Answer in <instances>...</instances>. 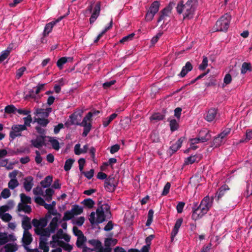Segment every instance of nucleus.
Here are the masks:
<instances>
[{"mask_svg": "<svg viewBox=\"0 0 252 252\" xmlns=\"http://www.w3.org/2000/svg\"><path fill=\"white\" fill-rule=\"evenodd\" d=\"M198 3V0H188L185 3L180 0L176 7L177 12L183 15L184 20H190L194 17Z\"/></svg>", "mask_w": 252, "mask_h": 252, "instance_id": "obj_1", "label": "nucleus"}, {"mask_svg": "<svg viewBox=\"0 0 252 252\" xmlns=\"http://www.w3.org/2000/svg\"><path fill=\"white\" fill-rule=\"evenodd\" d=\"M231 19V16L228 13L221 16L214 26V30L216 32H226L229 27Z\"/></svg>", "mask_w": 252, "mask_h": 252, "instance_id": "obj_2", "label": "nucleus"}, {"mask_svg": "<svg viewBox=\"0 0 252 252\" xmlns=\"http://www.w3.org/2000/svg\"><path fill=\"white\" fill-rule=\"evenodd\" d=\"M94 3V0H92L91 1V4L87 7L86 9V12H88L89 13H92L93 9H94L93 12L90 18V23L91 24H93L95 21L97 19L98 17L100 14V7H101V2L97 1L94 7L93 6V4Z\"/></svg>", "mask_w": 252, "mask_h": 252, "instance_id": "obj_3", "label": "nucleus"}, {"mask_svg": "<svg viewBox=\"0 0 252 252\" xmlns=\"http://www.w3.org/2000/svg\"><path fill=\"white\" fill-rule=\"evenodd\" d=\"M175 5V2L173 1H170L167 6L162 9L158 14L159 17L157 20L158 23H160L162 21V24H164L167 18L170 17L172 13V10Z\"/></svg>", "mask_w": 252, "mask_h": 252, "instance_id": "obj_4", "label": "nucleus"}, {"mask_svg": "<svg viewBox=\"0 0 252 252\" xmlns=\"http://www.w3.org/2000/svg\"><path fill=\"white\" fill-rule=\"evenodd\" d=\"M160 5L159 1L158 0L154 1L152 3L145 15V20L146 21H151L153 19L155 14L159 10Z\"/></svg>", "mask_w": 252, "mask_h": 252, "instance_id": "obj_5", "label": "nucleus"}, {"mask_svg": "<svg viewBox=\"0 0 252 252\" xmlns=\"http://www.w3.org/2000/svg\"><path fill=\"white\" fill-rule=\"evenodd\" d=\"M83 111L81 110H77L70 116H69V120L67 121L64 125L66 127H69L71 125H78L81 121Z\"/></svg>", "mask_w": 252, "mask_h": 252, "instance_id": "obj_6", "label": "nucleus"}, {"mask_svg": "<svg viewBox=\"0 0 252 252\" xmlns=\"http://www.w3.org/2000/svg\"><path fill=\"white\" fill-rule=\"evenodd\" d=\"M26 129L27 127L25 126H23L22 125H13L12 126L11 130L9 133V137L11 139V140H13L16 137L21 136V132Z\"/></svg>", "mask_w": 252, "mask_h": 252, "instance_id": "obj_7", "label": "nucleus"}, {"mask_svg": "<svg viewBox=\"0 0 252 252\" xmlns=\"http://www.w3.org/2000/svg\"><path fill=\"white\" fill-rule=\"evenodd\" d=\"M213 201V198H210L206 196L201 200L200 204L198 205L201 208V211L204 213H207L211 208Z\"/></svg>", "mask_w": 252, "mask_h": 252, "instance_id": "obj_8", "label": "nucleus"}, {"mask_svg": "<svg viewBox=\"0 0 252 252\" xmlns=\"http://www.w3.org/2000/svg\"><path fill=\"white\" fill-rule=\"evenodd\" d=\"M117 184L116 180L113 176H109L105 180L104 183V188L105 189L109 192H113L115 190Z\"/></svg>", "mask_w": 252, "mask_h": 252, "instance_id": "obj_9", "label": "nucleus"}, {"mask_svg": "<svg viewBox=\"0 0 252 252\" xmlns=\"http://www.w3.org/2000/svg\"><path fill=\"white\" fill-rule=\"evenodd\" d=\"M201 210V208L198 206V203L194 202L192 207L191 219L193 220H198L206 214L203 213Z\"/></svg>", "mask_w": 252, "mask_h": 252, "instance_id": "obj_10", "label": "nucleus"}, {"mask_svg": "<svg viewBox=\"0 0 252 252\" xmlns=\"http://www.w3.org/2000/svg\"><path fill=\"white\" fill-rule=\"evenodd\" d=\"M88 243L94 247V250L96 252H110V250L108 248H104L101 242L98 240H89Z\"/></svg>", "mask_w": 252, "mask_h": 252, "instance_id": "obj_11", "label": "nucleus"}, {"mask_svg": "<svg viewBox=\"0 0 252 252\" xmlns=\"http://www.w3.org/2000/svg\"><path fill=\"white\" fill-rule=\"evenodd\" d=\"M46 138L45 135H38L35 139H32L31 142L34 147L39 149L43 146H46L45 142Z\"/></svg>", "mask_w": 252, "mask_h": 252, "instance_id": "obj_12", "label": "nucleus"}, {"mask_svg": "<svg viewBox=\"0 0 252 252\" xmlns=\"http://www.w3.org/2000/svg\"><path fill=\"white\" fill-rule=\"evenodd\" d=\"M52 111V108L51 107L46 109L36 108L34 112V114L36 116H39L42 118H47Z\"/></svg>", "mask_w": 252, "mask_h": 252, "instance_id": "obj_13", "label": "nucleus"}, {"mask_svg": "<svg viewBox=\"0 0 252 252\" xmlns=\"http://www.w3.org/2000/svg\"><path fill=\"white\" fill-rule=\"evenodd\" d=\"M201 158L202 156L200 154L190 156L185 159L184 165H189L193 164L194 162H198Z\"/></svg>", "mask_w": 252, "mask_h": 252, "instance_id": "obj_14", "label": "nucleus"}, {"mask_svg": "<svg viewBox=\"0 0 252 252\" xmlns=\"http://www.w3.org/2000/svg\"><path fill=\"white\" fill-rule=\"evenodd\" d=\"M96 222L97 223H101L107 219L106 214L102 211L101 207L97 208L96 210Z\"/></svg>", "mask_w": 252, "mask_h": 252, "instance_id": "obj_15", "label": "nucleus"}, {"mask_svg": "<svg viewBox=\"0 0 252 252\" xmlns=\"http://www.w3.org/2000/svg\"><path fill=\"white\" fill-rule=\"evenodd\" d=\"M218 113V110L216 108H212L210 109L205 117V119L209 122H212L216 117Z\"/></svg>", "mask_w": 252, "mask_h": 252, "instance_id": "obj_16", "label": "nucleus"}, {"mask_svg": "<svg viewBox=\"0 0 252 252\" xmlns=\"http://www.w3.org/2000/svg\"><path fill=\"white\" fill-rule=\"evenodd\" d=\"M63 17H60L55 21H52L47 24L44 28V35L46 36L49 34V33L51 32L53 27L57 23L59 22L63 19Z\"/></svg>", "mask_w": 252, "mask_h": 252, "instance_id": "obj_17", "label": "nucleus"}, {"mask_svg": "<svg viewBox=\"0 0 252 252\" xmlns=\"http://www.w3.org/2000/svg\"><path fill=\"white\" fill-rule=\"evenodd\" d=\"M33 178L32 176H29L25 179L24 182V188L27 191H30L33 186Z\"/></svg>", "mask_w": 252, "mask_h": 252, "instance_id": "obj_18", "label": "nucleus"}, {"mask_svg": "<svg viewBox=\"0 0 252 252\" xmlns=\"http://www.w3.org/2000/svg\"><path fill=\"white\" fill-rule=\"evenodd\" d=\"M201 140V142H205L209 140L211 137L209 131L206 129L201 130L198 135Z\"/></svg>", "mask_w": 252, "mask_h": 252, "instance_id": "obj_19", "label": "nucleus"}, {"mask_svg": "<svg viewBox=\"0 0 252 252\" xmlns=\"http://www.w3.org/2000/svg\"><path fill=\"white\" fill-rule=\"evenodd\" d=\"M183 220L182 218L178 219L176 220L175 225L174 226L173 229L171 232V239L172 240L174 239V238L177 234L179 229L183 223Z\"/></svg>", "mask_w": 252, "mask_h": 252, "instance_id": "obj_20", "label": "nucleus"}, {"mask_svg": "<svg viewBox=\"0 0 252 252\" xmlns=\"http://www.w3.org/2000/svg\"><path fill=\"white\" fill-rule=\"evenodd\" d=\"M22 226L24 229V231H27L32 228V226L31 223V219L27 216H23L22 221Z\"/></svg>", "mask_w": 252, "mask_h": 252, "instance_id": "obj_21", "label": "nucleus"}, {"mask_svg": "<svg viewBox=\"0 0 252 252\" xmlns=\"http://www.w3.org/2000/svg\"><path fill=\"white\" fill-rule=\"evenodd\" d=\"M35 232L36 234L41 236V237H49L50 236L51 232V229L49 228H46L45 229L41 228H35Z\"/></svg>", "mask_w": 252, "mask_h": 252, "instance_id": "obj_22", "label": "nucleus"}, {"mask_svg": "<svg viewBox=\"0 0 252 252\" xmlns=\"http://www.w3.org/2000/svg\"><path fill=\"white\" fill-rule=\"evenodd\" d=\"M192 69V65L189 62L186 63L182 69L180 73L178 75L181 77H184L187 73Z\"/></svg>", "mask_w": 252, "mask_h": 252, "instance_id": "obj_23", "label": "nucleus"}, {"mask_svg": "<svg viewBox=\"0 0 252 252\" xmlns=\"http://www.w3.org/2000/svg\"><path fill=\"white\" fill-rule=\"evenodd\" d=\"M32 241V234L29 231H24L22 241L23 244L26 246L29 245Z\"/></svg>", "mask_w": 252, "mask_h": 252, "instance_id": "obj_24", "label": "nucleus"}, {"mask_svg": "<svg viewBox=\"0 0 252 252\" xmlns=\"http://www.w3.org/2000/svg\"><path fill=\"white\" fill-rule=\"evenodd\" d=\"M184 138V137H181L174 144L170 146V150L172 151V154L177 152L181 147Z\"/></svg>", "mask_w": 252, "mask_h": 252, "instance_id": "obj_25", "label": "nucleus"}, {"mask_svg": "<svg viewBox=\"0 0 252 252\" xmlns=\"http://www.w3.org/2000/svg\"><path fill=\"white\" fill-rule=\"evenodd\" d=\"M229 188L227 185H222L219 189V191L217 192L216 195L217 197V200L219 201L222 196H224L225 192L229 190Z\"/></svg>", "mask_w": 252, "mask_h": 252, "instance_id": "obj_26", "label": "nucleus"}, {"mask_svg": "<svg viewBox=\"0 0 252 252\" xmlns=\"http://www.w3.org/2000/svg\"><path fill=\"white\" fill-rule=\"evenodd\" d=\"M17 211L18 212L23 211L26 213L30 214L32 212V208L30 205L27 204L19 203L17 206Z\"/></svg>", "mask_w": 252, "mask_h": 252, "instance_id": "obj_27", "label": "nucleus"}, {"mask_svg": "<svg viewBox=\"0 0 252 252\" xmlns=\"http://www.w3.org/2000/svg\"><path fill=\"white\" fill-rule=\"evenodd\" d=\"M52 181V176H48L46 177L45 178L40 182V185L44 188H48L51 185Z\"/></svg>", "mask_w": 252, "mask_h": 252, "instance_id": "obj_28", "label": "nucleus"}, {"mask_svg": "<svg viewBox=\"0 0 252 252\" xmlns=\"http://www.w3.org/2000/svg\"><path fill=\"white\" fill-rule=\"evenodd\" d=\"M117 116L116 113L111 114L109 117L106 118L103 120V126L104 127H107L110 123L115 119Z\"/></svg>", "mask_w": 252, "mask_h": 252, "instance_id": "obj_29", "label": "nucleus"}, {"mask_svg": "<svg viewBox=\"0 0 252 252\" xmlns=\"http://www.w3.org/2000/svg\"><path fill=\"white\" fill-rule=\"evenodd\" d=\"M71 211L75 216L82 214L83 213V209L82 207H80L78 205H74L72 206Z\"/></svg>", "mask_w": 252, "mask_h": 252, "instance_id": "obj_30", "label": "nucleus"}, {"mask_svg": "<svg viewBox=\"0 0 252 252\" xmlns=\"http://www.w3.org/2000/svg\"><path fill=\"white\" fill-rule=\"evenodd\" d=\"M102 211L106 214L107 219H110L111 217V213L110 211V206L108 204H104L102 206H100Z\"/></svg>", "mask_w": 252, "mask_h": 252, "instance_id": "obj_31", "label": "nucleus"}, {"mask_svg": "<svg viewBox=\"0 0 252 252\" xmlns=\"http://www.w3.org/2000/svg\"><path fill=\"white\" fill-rule=\"evenodd\" d=\"M58 220L56 218H53L50 222L49 228L51 229L52 233H54L56 228L58 226Z\"/></svg>", "mask_w": 252, "mask_h": 252, "instance_id": "obj_32", "label": "nucleus"}, {"mask_svg": "<svg viewBox=\"0 0 252 252\" xmlns=\"http://www.w3.org/2000/svg\"><path fill=\"white\" fill-rule=\"evenodd\" d=\"M21 201L23 204H31L32 203L31 197L26 195L24 193H21L20 194Z\"/></svg>", "mask_w": 252, "mask_h": 252, "instance_id": "obj_33", "label": "nucleus"}, {"mask_svg": "<svg viewBox=\"0 0 252 252\" xmlns=\"http://www.w3.org/2000/svg\"><path fill=\"white\" fill-rule=\"evenodd\" d=\"M222 139L223 138L218 134V136L214 139L211 146H214L215 148L219 147L222 143Z\"/></svg>", "mask_w": 252, "mask_h": 252, "instance_id": "obj_34", "label": "nucleus"}, {"mask_svg": "<svg viewBox=\"0 0 252 252\" xmlns=\"http://www.w3.org/2000/svg\"><path fill=\"white\" fill-rule=\"evenodd\" d=\"M82 204L89 209H92L95 204V202L91 198H86L82 202Z\"/></svg>", "mask_w": 252, "mask_h": 252, "instance_id": "obj_35", "label": "nucleus"}, {"mask_svg": "<svg viewBox=\"0 0 252 252\" xmlns=\"http://www.w3.org/2000/svg\"><path fill=\"white\" fill-rule=\"evenodd\" d=\"M3 249L5 250V252H15L17 250L16 245L12 244H6Z\"/></svg>", "mask_w": 252, "mask_h": 252, "instance_id": "obj_36", "label": "nucleus"}, {"mask_svg": "<svg viewBox=\"0 0 252 252\" xmlns=\"http://www.w3.org/2000/svg\"><path fill=\"white\" fill-rule=\"evenodd\" d=\"M248 71H252V66L250 63L244 62L243 63L241 67V73L245 74Z\"/></svg>", "mask_w": 252, "mask_h": 252, "instance_id": "obj_37", "label": "nucleus"}, {"mask_svg": "<svg viewBox=\"0 0 252 252\" xmlns=\"http://www.w3.org/2000/svg\"><path fill=\"white\" fill-rule=\"evenodd\" d=\"M47 239L45 237H40L39 241V248L41 250H45L49 249V247L48 246L47 244Z\"/></svg>", "mask_w": 252, "mask_h": 252, "instance_id": "obj_38", "label": "nucleus"}, {"mask_svg": "<svg viewBox=\"0 0 252 252\" xmlns=\"http://www.w3.org/2000/svg\"><path fill=\"white\" fill-rule=\"evenodd\" d=\"M68 59H71V58L65 57L61 58L57 61V65L60 69H62L63 65L67 62Z\"/></svg>", "mask_w": 252, "mask_h": 252, "instance_id": "obj_39", "label": "nucleus"}, {"mask_svg": "<svg viewBox=\"0 0 252 252\" xmlns=\"http://www.w3.org/2000/svg\"><path fill=\"white\" fill-rule=\"evenodd\" d=\"M74 161L72 158H69L65 161L64 165V169L65 171H68L71 169Z\"/></svg>", "mask_w": 252, "mask_h": 252, "instance_id": "obj_40", "label": "nucleus"}, {"mask_svg": "<svg viewBox=\"0 0 252 252\" xmlns=\"http://www.w3.org/2000/svg\"><path fill=\"white\" fill-rule=\"evenodd\" d=\"M19 186V183L17 179H12L8 183V187L11 189H14Z\"/></svg>", "mask_w": 252, "mask_h": 252, "instance_id": "obj_41", "label": "nucleus"}, {"mask_svg": "<svg viewBox=\"0 0 252 252\" xmlns=\"http://www.w3.org/2000/svg\"><path fill=\"white\" fill-rule=\"evenodd\" d=\"M49 142L51 143L52 147L56 150H59L60 147L59 141L53 137H49Z\"/></svg>", "mask_w": 252, "mask_h": 252, "instance_id": "obj_42", "label": "nucleus"}, {"mask_svg": "<svg viewBox=\"0 0 252 252\" xmlns=\"http://www.w3.org/2000/svg\"><path fill=\"white\" fill-rule=\"evenodd\" d=\"M154 213V212L152 209H150L148 211V219L146 222V225L147 226H149L151 224V223L153 221Z\"/></svg>", "mask_w": 252, "mask_h": 252, "instance_id": "obj_43", "label": "nucleus"}, {"mask_svg": "<svg viewBox=\"0 0 252 252\" xmlns=\"http://www.w3.org/2000/svg\"><path fill=\"white\" fill-rule=\"evenodd\" d=\"M74 216L72 213L71 211H66L64 213V216L62 219V221H66L72 219Z\"/></svg>", "mask_w": 252, "mask_h": 252, "instance_id": "obj_44", "label": "nucleus"}, {"mask_svg": "<svg viewBox=\"0 0 252 252\" xmlns=\"http://www.w3.org/2000/svg\"><path fill=\"white\" fill-rule=\"evenodd\" d=\"M170 127L171 131H174L179 128V124L176 120L172 119L170 121Z\"/></svg>", "mask_w": 252, "mask_h": 252, "instance_id": "obj_45", "label": "nucleus"}, {"mask_svg": "<svg viewBox=\"0 0 252 252\" xmlns=\"http://www.w3.org/2000/svg\"><path fill=\"white\" fill-rule=\"evenodd\" d=\"M208 58L207 57L203 56V60L201 63L199 65L198 68L200 70H204L208 66Z\"/></svg>", "mask_w": 252, "mask_h": 252, "instance_id": "obj_46", "label": "nucleus"}, {"mask_svg": "<svg viewBox=\"0 0 252 252\" xmlns=\"http://www.w3.org/2000/svg\"><path fill=\"white\" fill-rule=\"evenodd\" d=\"M134 35L135 34L134 33H132L126 36H125L120 40V42L121 43L124 44L129 41H131L132 40Z\"/></svg>", "mask_w": 252, "mask_h": 252, "instance_id": "obj_47", "label": "nucleus"}, {"mask_svg": "<svg viewBox=\"0 0 252 252\" xmlns=\"http://www.w3.org/2000/svg\"><path fill=\"white\" fill-rule=\"evenodd\" d=\"M17 111L16 108L13 105H9L4 108L5 113L7 114L14 113Z\"/></svg>", "mask_w": 252, "mask_h": 252, "instance_id": "obj_48", "label": "nucleus"}, {"mask_svg": "<svg viewBox=\"0 0 252 252\" xmlns=\"http://www.w3.org/2000/svg\"><path fill=\"white\" fill-rule=\"evenodd\" d=\"M86 238L84 236V235L78 237L76 243L77 247L78 248H81L83 246L85 242L86 241Z\"/></svg>", "mask_w": 252, "mask_h": 252, "instance_id": "obj_49", "label": "nucleus"}, {"mask_svg": "<svg viewBox=\"0 0 252 252\" xmlns=\"http://www.w3.org/2000/svg\"><path fill=\"white\" fill-rule=\"evenodd\" d=\"M165 115L159 113H155L152 115L151 119L156 121L162 120L164 118Z\"/></svg>", "mask_w": 252, "mask_h": 252, "instance_id": "obj_50", "label": "nucleus"}, {"mask_svg": "<svg viewBox=\"0 0 252 252\" xmlns=\"http://www.w3.org/2000/svg\"><path fill=\"white\" fill-rule=\"evenodd\" d=\"M9 239L6 233H0V245L5 244Z\"/></svg>", "mask_w": 252, "mask_h": 252, "instance_id": "obj_51", "label": "nucleus"}, {"mask_svg": "<svg viewBox=\"0 0 252 252\" xmlns=\"http://www.w3.org/2000/svg\"><path fill=\"white\" fill-rule=\"evenodd\" d=\"M50 121L47 118H40L39 120H38V126H42L43 127H46L47 125L49 123Z\"/></svg>", "mask_w": 252, "mask_h": 252, "instance_id": "obj_52", "label": "nucleus"}, {"mask_svg": "<svg viewBox=\"0 0 252 252\" xmlns=\"http://www.w3.org/2000/svg\"><path fill=\"white\" fill-rule=\"evenodd\" d=\"M26 70V68L25 66H22L19 68L16 72V78L17 79H19V78H20L23 75L24 72Z\"/></svg>", "mask_w": 252, "mask_h": 252, "instance_id": "obj_53", "label": "nucleus"}, {"mask_svg": "<svg viewBox=\"0 0 252 252\" xmlns=\"http://www.w3.org/2000/svg\"><path fill=\"white\" fill-rule=\"evenodd\" d=\"M85 221V218L84 217H80L76 220H73L72 223L78 226H82Z\"/></svg>", "mask_w": 252, "mask_h": 252, "instance_id": "obj_54", "label": "nucleus"}, {"mask_svg": "<svg viewBox=\"0 0 252 252\" xmlns=\"http://www.w3.org/2000/svg\"><path fill=\"white\" fill-rule=\"evenodd\" d=\"M23 120L24 121V125L23 126H25L26 127L27 126H31V123L32 122V118L31 115H28L27 117H24Z\"/></svg>", "mask_w": 252, "mask_h": 252, "instance_id": "obj_55", "label": "nucleus"}, {"mask_svg": "<svg viewBox=\"0 0 252 252\" xmlns=\"http://www.w3.org/2000/svg\"><path fill=\"white\" fill-rule=\"evenodd\" d=\"M92 124L91 123H88V125L87 126L84 127L83 132L82 133V136L86 137L87 136L90 131L91 129Z\"/></svg>", "mask_w": 252, "mask_h": 252, "instance_id": "obj_56", "label": "nucleus"}, {"mask_svg": "<svg viewBox=\"0 0 252 252\" xmlns=\"http://www.w3.org/2000/svg\"><path fill=\"white\" fill-rule=\"evenodd\" d=\"M171 184L167 182L164 187L161 195L163 196L166 195L169 192Z\"/></svg>", "mask_w": 252, "mask_h": 252, "instance_id": "obj_57", "label": "nucleus"}, {"mask_svg": "<svg viewBox=\"0 0 252 252\" xmlns=\"http://www.w3.org/2000/svg\"><path fill=\"white\" fill-rule=\"evenodd\" d=\"M82 174H83L87 179H91L94 176V170L92 169L89 171L82 172Z\"/></svg>", "mask_w": 252, "mask_h": 252, "instance_id": "obj_58", "label": "nucleus"}, {"mask_svg": "<svg viewBox=\"0 0 252 252\" xmlns=\"http://www.w3.org/2000/svg\"><path fill=\"white\" fill-rule=\"evenodd\" d=\"M72 231L74 235L76 236H77V237L84 235L83 232L76 226L73 227Z\"/></svg>", "mask_w": 252, "mask_h": 252, "instance_id": "obj_59", "label": "nucleus"}, {"mask_svg": "<svg viewBox=\"0 0 252 252\" xmlns=\"http://www.w3.org/2000/svg\"><path fill=\"white\" fill-rule=\"evenodd\" d=\"M1 195L3 198H7L10 196V190L8 189H4L1 192Z\"/></svg>", "mask_w": 252, "mask_h": 252, "instance_id": "obj_60", "label": "nucleus"}, {"mask_svg": "<svg viewBox=\"0 0 252 252\" xmlns=\"http://www.w3.org/2000/svg\"><path fill=\"white\" fill-rule=\"evenodd\" d=\"M116 82V80H114L106 82L103 84V87L104 89H107L109 88H110L112 85L115 84Z\"/></svg>", "mask_w": 252, "mask_h": 252, "instance_id": "obj_61", "label": "nucleus"}, {"mask_svg": "<svg viewBox=\"0 0 252 252\" xmlns=\"http://www.w3.org/2000/svg\"><path fill=\"white\" fill-rule=\"evenodd\" d=\"M185 203L183 202H179L176 206V209L178 213H181L183 212V208L185 206Z\"/></svg>", "mask_w": 252, "mask_h": 252, "instance_id": "obj_62", "label": "nucleus"}, {"mask_svg": "<svg viewBox=\"0 0 252 252\" xmlns=\"http://www.w3.org/2000/svg\"><path fill=\"white\" fill-rule=\"evenodd\" d=\"M0 218L5 222H9L12 219V216L8 213H4Z\"/></svg>", "mask_w": 252, "mask_h": 252, "instance_id": "obj_63", "label": "nucleus"}, {"mask_svg": "<svg viewBox=\"0 0 252 252\" xmlns=\"http://www.w3.org/2000/svg\"><path fill=\"white\" fill-rule=\"evenodd\" d=\"M212 244L209 243L207 245H204L202 248L200 252H209L211 249Z\"/></svg>", "mask_w": 252, "mask_h": 252, "instance_id": "obj_64", "label": "nucleus"}]
</instances>
